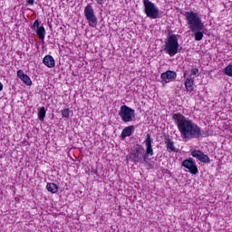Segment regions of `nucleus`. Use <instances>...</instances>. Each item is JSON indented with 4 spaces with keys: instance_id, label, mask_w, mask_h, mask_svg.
<instances>
[{
    "instance_id": "20",
    "label": "nucleus",
    "mask_w": 232,
    "mask_h": 232,
    "mask_svg": "<svg viewBox=\"0 0 232 232\" xmlns=\"http://www.w3.org/2000/svg\"><path fill=\"white\" fill-rule=\"evenodd\" d=\"M225 75H227L228 77H232V64H228L225 68Z\"/></svg>"
},
{
    "instance_id": "4",
    "label": "nucleus",
    "mask_w": 232,
    "mask_h": 232,
    "mask_svg": "<svg viewBox=\"0 0 232 232\" xmlns=\"http://www.w3.org/2000/svg\"><path fill=\"white\" fill-rule=\"evenodd\" d=\"M179 38L177 34H168L167 41L165 43L164 52H166L169 57H174L179 53Z\"/></svg>"
},
{
    "instance_id": "8",
    "label": "nucleus",
    "mask_w": 232,
    "mask_h": 232,
    "mask_svg": "<svg viewBox=\"0 0 232 232\" xmlns=\"http://www.w3.org/2000/svg\"><path fill=\"white\" fill-rule=\"evenodd\" d=\"M162 84H168V82H171V81H175L177 79V72L175 71H167L160 75Z\"/></svg>"
},
{
    "instance_id": "22",
    "label": "nucleus",
    "mask_w": 232,
    "mask_h": 232,
    "mask_svg": "<svg viewBox=\"0 0 232 232\" xmlns=\"http://www.w3.org/2000/svg\"><path fill=\"white\" fill-rule=\"evenodd\" d=\"M26 74H24V72H23V70H19L17 71V77L19 79H22L23 77H24Z\"/></svg>"
},
{
    "instance_id": "17",
    "label": "nucleus",
    "mask_w": 232,
    "mask_h": 232,
    "mask_svg": "<svg viewBox=\"0 0 232 232\" xmlns=\"http://www.w3.org/2000/svg\"><path fill=\"white\" fill-rule=\"evenodd\" d=\"M46 117V109L44 107L40 108L38 111V119L43 122Z\"/></svg>"
},
{
    "instance_id": "13",
    "label": "nucleus",
    "mask_w": 232,
    "mask_h": 232,
    "mask_svg": "<svg viewBox=\"0 0 232 232\" xmlns=\"http://www.w3.org/2000/svg\"><path fill=\"white\" fill-rule=\"evenodd\" d=\"M184 84H185V88H186L187 92H193V90H195V87H193V86H195V80L193 78H187L185 80Z\"/></svg>"
},
{
    "instance_id": "19",
    "label": "nucleus",
    "mask_w": 232,
    "mask_h": 232,
    "mask_svg": "<svg viewBox=\"0 0 232 232\" xmlns=\"http://www.w3.org/2000/svg\"><path fill=\"white\" fill-rule=\"evenodd\" d=\"M21 81H23V82H24L26 86H32V80L30 79V76L25 74L24 76H23Z\"/></svg>"
},
{
    "instance_id": "10",
    "label": "nucleus",
    "mask_w": 232,
    "mask_h": 232,
    "mask_svg": "<svg viewBox=\"0 0 232 232\" xmlns=\"http://www.w3.org/2000/svg\"><path fill=\"white\" fill-rule=\"evenodd\" d=\"M191 155L192 157L198 159L200 162H203L204 164H209L210 162L209 156L204 154L202 150H193L191 152Z\"/></svg>"
},
{
    "instance_id": "26",
    "label": "nucleus",
    "mask_w": 232,
    "mask_h": 232,
    "mask_svg": "<svg viewBox=\"0 0 232 232\" xmlns=\"http://www.w3.org/2000/svg\"><path fill=\"white\" fill-rule=\"evenodd\" d=\"M98 5H102L104 3V0H96Z\"/></svg>"
},
{
    "instance_id": "11",
    "label": "nucleus",
    "mask_w": 232,
    "mask_h": 232,
    "mask_svg": "<svg viewBox=\"0 0 232 232\" xmlns=\"http://www.w3.org/2000/svg\"><path fill=\"white\" fill-rule=\"evenodd\" d=\"M134 131H135V126L130 125V126L125 127L121 131V139H126V137H131Z\"/></svg>"
},
{
    "instance_id": "15",
    "label": "nucleus",
    "mask_w": 232,
    "mask_h": 232,
    "mask_svg": "<svg viewBox=\"0 0 232 232\" xmlns=\"http://www.w3.org/2000/svg\"><path fill=\"white\" fill-rule=\"evenodd\" d=\"M46 188L51 193H57L59 191V187L55 183H48Z\"/></svg>"
},
{
    "instance_id": "21",
    "label": "nucleus",
    "mask_w": 232,
    "mask_h": 232,
    "mask_svg": "<svg viewBox=\"0 0 232 232\" xmlns=\"http://www.w3.org/2000/svg\"><path fill=\"white\" fill-rule=\"evenodd\" d=\"M62 117H65L66 119L70 117V110L69 109H63L62 111Z\"/></svg>"
},
{
    "instance_id": "24",
    "label": "nucleus",
    "mask_w": 232,
    "mask_h": 232,
    "mask_svg": "<svg viewBox=\"0 0 232 232\" xmlns=\"http://www.w3.org/2000/svg\"><path fill=\"white\" fill-rule=\"evenodd\" d=\"M197 73H198V70L197 68H193L191 70V75H197Z\"/></svg>"
},
{
    "instance_id": "18",
    "label": "nucleus",
    "mask_w": 232,
    "mask_h": 232,
    "mask_svg": "<svg viewBox=\"0 0 232 232\" xmlns=\"http://www.w3.org/2000/svg\"><path fill=\"white\" fill-rule=\"evenodd\" d=\"M200 31L201 30H198L196 32H193L195 34V40L196 41H202V38L204 37V34Z\"/></svg>"
},
{
    "instance_id": "2",
    "label": "nucleus",
    "mask_w": 232,
    "mask_h": 232,
    "mask_svg": "<svg viewBox=\"0 0 232 232\" xmlns=\"http://www.w3.org/2000/svg\"><path fill=\"white\" fill-rule=\"evenodd\" d=\"M153 140H151V136L150 134L146 135L144 144L146 146V150L144 152V147L142 145H137L135 150L130 152L127 155V160H130L131 162H135V164L142 162H148V159L153 157Z\"/></svg>"
},
{
    "instance_id": "7",
    "label": "nucleus",
    "mask_w": 232,
    "mask_h": 232,
    "mask_svg": "<svg viewBox=\"0 0 232 232\" xmlns=\"http://www.w3.org/2000/svg\"><path fill=\"white\" fill-rule=\"evenodd\" d=\"M84 15L90 26H95V24H97V16H95V12L93 11V6H92V5L89 4L84 8Z\"/></svg>"
},
{
    "instance_id": "9",
    "label": "nucleus",
    "mask_w": 232,
    "mask_h": 232,
    "mask_svg": "<svg viewBox=\"0 0 232 232\" xmlns=\"http://www.w3.org/2000/svg\"><path fill=\"white\" fill-rule=\"evenodd\" d=\"M182 166L183 168L188 169L189 173H191L192 175H197V173H198V169L197 168V165L193 162L192 159L183 160Z\"/></svg>"
},
{
    "instance_id": "25",
    "label": "nucleus",
    "mask_w": 232,
    "mask_h": 232,
    "mask_svg": "<svg viewBox=\"0 0 232 232\" xmlns=\"http://www.w3.org/2000/svg\"><path fill=\"white\" fill-rule=\"evenodd\" d=\"M26 3H27V5H30L31 6H34V0H27Z\"/></svg>"
},
{
    "instance_id": "23",
    "label": "nucleus",
    "mask_w": 232,
    "mask_h": 232,
    "mask_svg": "<svg viewBox=\"0 0 232 232\" xmlns=\"http://www.w3.org/2000/svg\"><path fill=\"white\" fill-rule=\"evenodd\" d=\"M33 28H34V30H38V28H41L40 26H39V20H35L34 21V25H33Z\"/></svg>"
},
{
    "instance_id": "6",
    "label": "nucleus",
    "mask_w": 232,
    "mask_h": 232,
    "mask_svg": "<svg viewBox=\"0 0 232 232\" xmlns=\"http://www.w3.org/2000/svg\"><path fill=\"white\" fill-rule=\"evenodd\" d=\"M119 115L121 117V121H123V122H131V121L135 119V110L126 105H122Z\"/></svg>"
},
{
    "instance_id": "28",
    "label": "nucleus",
    "mask_w": 232,
    "mask_h": 232,
    "mask_svg": "<svg viewBox=\"0 0 232 232\" xmlns=\"http://www.w3.org/2000/svg\"><path fill=\"white\" fill-rule=\"evenodd\" d=\"M186 75H188V72L186 71L183 74V77L186 78Z\"/></svg>"
},
{
    "instance_id": "27",
    "label": "nucleus",
    "mask_w": 232,
    "mask_h": 232,
    "mask_svg": "<svg viewBox=\"0 0 232 232\" xmlns=\"http://www.w3.org/2000/svg\"><path fill=\"white\" fill-rule=\"evenodd\" d=\"M3 91V83H1V82H0V92H2Z\"/></svg>"
},
{
    "instance_id": "5",
    "label": "nucleus",
    "mask_w": 232,
    "mask_h": 232,
    "mask_svg": "<svg viewBox=\"0 0 232 232\" xmlns=\"http://www.w3.org/2000/svg\"><path fill=\"white\" fill-rule=\"evenodd\" d=\"M143 5L144 14H146L147 17H150V19H159V8L155 7V4L150 0H143Z\"/></svg>"
},
{
    "instance_id": "16",
    "label": "nucleus",
    "mask_w": 232,
    "mask_h": 232,
    "mask_svg": "<svg viewBox=\"0 0 232 232\" xmlns=\"http://www.w3.org/2000/svg\"><path fill=\"white\" fill-rule=\"evenodd\" d=\"M36 34L39 36V39L43 40L46 35V30H44V26H40V28L36 30Z\"/></svg>"
},
{
    "instance_id": "3",
    "label": "nucleus",
    "mask_w": 232,
    "mask_h": 232,
    "mask_svg": "<svg viewBox=\"0 0 232 232\" xmlns=\"http://www.w3.org/2000/svg\"><path fill=\"white\" fill-rule=\"evenodd\" d=\"M181 14L188 21V28L191 32H198V30H204V23H202V19H200V16H198V13L190 11L185 13L181 12Z\"/></svg>"
},
{
    "instance_id": "14",
    "label": "nucleus",
    "mask_w": 232,
    "mask_h": 232,
    "mask_svg": "<svg viewBox=\"0 0 232 232\" xmlns=\"http://www.w3.org/2000/svg\"><path fill=\"white\" fill-rule=\"evenodd\" d=\"M165 144H166L167 151H169V153H172V151H175V145L173 143V140H171V139L166 138Z\"/></svg>"
},
{
    "instance_id": "1",
    "label": "nucleus",
    "mask_w": 232,
    "mask_h": 232,
    "mask_svg": "<svg viewBox=\"0 0 232 232\" xmlns=\"http://www.w3.org/2000/svg\"><path fill=\"white\" fill-rule=\"evenodd\" d=\"M172 119L184 140L200 139L202 130L193 121L186 118V116L180 113L173 114Z\"/></svg>"
},
{
    "instance_id": "12",
    "label": "nucleus",
    "mask_w": 232,
    "mask_h": 232,
    "mask_svg": "<svg viewBox=\"0 0 232 232\" xmlns=\"http://www.w3.org/2000/svg\"><path fill=\"white\" fill-rule=\"evenodd\" d=\"M43 63L45 66H47V68H53L55 66V60L52 55L44 56Z\"/></svg>"
}]
</instances>
